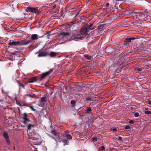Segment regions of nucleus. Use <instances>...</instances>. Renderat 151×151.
Here are the masks:
<instances>
[{"instance_id":"obj_45","label":"nucleus","mask_w":151,"mask_h":151,"mask_svg":"<svg viewBox=\"0 0 151 151\" xmlns=\"http://www.w3.org/2000/svg\"><path fill=\"white\" fill-rule=\"evenodd\" d=\"M133 12V15H134V14H137L138 13V12L137 11Z\"/></svg>"},{"instance_id":"obj_35","label":"nucleus","mask_w":151,"mask_h":151,"mask_svg":"<svg viewBox=\"0 0 151 151\" xmlns=\"http://www.w3.org/2000/svg\"><path fill=\"white\" fill-rule=\"evenodd\" d=\"M29 108L32 111H35L36 110L34 109L33 107L32 106H29Z\"/></svg>"},{"instance_id":"obj_22","label":"nucleus","mask_w":151,"mask_h":151,"mask_svg":"<svg viewBox=\"0 0 151 151\" xmlns=\"http://www.w3.org/2000/svg\"><path fill=\"white\" fill-rule=\"evenodd\" d=\"M93 99V97L92 96H88L85 99V100L86 101H92Z\"/></svg>"},{"instance_id":"obj_6","label":"nucleus","mask_w":151,"mask_h":151,"mask_svg":"<svg viewBox=\"0 0 151 151\" xmlns=\"http://www.w3.org/2000/svg\"><path fill=\"white\" fill-rule=\"evenodd\" d=\"M51 133L53 134L54 135L56 136V137L55 138L51 137H52L56 141H58V142H61L60 138L59 136V134H57L56 132L55 129H52L51 131Z\"/></svg>"},{"instance_id":"obj_53","label":"nucleus","mask_w":151,"mask_h":151,"mask_svg":"<svg viewBox=\"0 0 151 151\" xmlns=\"http://www.w3.org/2000/svg\"><path fill=\"white\" fill-rule=\"evenodd\" d=\"M69 1H73V0H69Z\"/></svg>"},{"instance_id":"obj_43","label":"nucleus","mask_w":151,"mask_h":151,"mask_svg":"<svg viewBox=\"0 0 151 151\" xmlns=\"http://www.w3.org/2000/svg\"><path fill=\"white\" fill-rule=\"evenodd\" d=\"M71 103L72 104H74L75 103V101L73 100H72L71 101Z\"/></svg>"},{"instance_id":"obj_41","label":"nucleus","mask_w":151,"mask_h":151,"mask_svg":"<svg viewBox=\"0 0 151 151\" xmlns=\"http://www.w3.org/2000/svg\"><path fill=\"white\" fill-rule=\"evenodd\" d=\"M111 130L113 132H115L117 130V129L116 128H113L111 129Z\"/></svg>"},{"instance_id":"obj_40","label":"nucleus","mask_w":151,"mask_h":151,"mask_svg":"<svg viewBox=\"0 0 151 151\" xmlns=\"http://www.w3.org/2000/svg\"><path fill=\"white\" fill-rule=\"evenodd\" d=\"M26 96L28 97H33V96L30 94H27Z\"/></svg>"},{"instance_id":"obj_20","label":"nucleus","mask_w":151,"mask_h":151,"mask_svg":"<svg viewBox=\"0 0 151 151\" xmlns=\"http://www.w3.org/2000/svg\"><path fill=\"white\" fill-rule=\"evenodd\" d=\"M69 132H68V131L66 132V137L68 139H72L71 136L69 134H68Z\"/></svg>"},{"instance_id":"obj_36","label":"nucleus","mask_w":151,"mask_h":151,"mask_svg":"<svg viewBox=\"0 0 151 151\" xmlns=\"http://www.w3.org/2000/svg\"><path fill=\"white\" fill-rule=\"evenodd\" d=\"M147 102V104L151 105V100H148Z\"/></svg>"},{"instance_id":"obj_10","label":"nucleus","mask_w":151,"mask_h":151,"mask_svg":"<svg viewBox=\"0 0 151 151\" xmlns=\"http://www.w3.org/2000/svg\"><path fill=\"white\" fill-rule=\"evenodd\" d=\"M22 118L24 120L23 122L24 124H26L27 122L29 121L27 118V114L26 113H24L23 114Z\"/></svg>"},{"instance_id":"obj_31","label":"nucleus","mask_w":151,"mask_h":151,"mask_svg":"<svg viewBox=\"0 0 151 151\" xmlns=\"http://www.w3.org/2000/svg\"><path fill=\"white\" fill-rule=\"evenodd\" d=\"M134 115L135 117H137L139 116V114L138 112L135 113Z\"/></svg>"},{"instance_id":"obj_13","label":"nucleus","mask_w":151,"mask_h":151,"mask_svg":"<svg viewBox=\"0 0 151 151\" xmlns=\"http://www.w3.org/2000/svg\"><path fill=\"white\" fill-rule=\"evenodd\" d=\"M136 38L133 37L127 38L124 41L125 43L124 44L125 45L131 42V40H134Z\"/></svg>"},{"instance_id":"obj_33","label":"nucleus","mask_w":151,"mask_h":151,"mask_svg":"<svg viewBox=\"0 0 151 151\" xmlns=\"http://www.w3.org/2000/svg\"><path fill=\"white\" fill-rule=\"evenodd\" d=\"M133 11H130L128 12V14L130 15H133Z\"/></svg>"},{"instance_id":"obj_44","label":"nucleus","mask_w":151,"mask_h":151,"mask_svg":"<svg viewBox=\"0 0 151 151\" xmlns=\"http://www.w3.org/2000/svg\"><path fill=\"white\" fill-rule=\"evenodd\" d=\"M118 139L121 141L122 139V138L121 137H118Z\"/></svg>"},{"instance_id":"obj_48","label":"nucleus","mask_w":151,"mask_h":151,"mask_svg":"<svg viewBox=\"0 0 151 151\" xmlns=\"http://www.w3.org/2000/svg\"><path fill=\"white\" fill-rule=\"evenodd\" d=\"M3 101L2 100L0 99V102H2Z\"/></svg>"},{"instance_id":"obj_23","label":"nucleus","mask_w":151,"mask_h":151,"mask_svg":"<svg viewBox=\"0 0 151 151\" xmlns=\"http://www.w3.org/2000/svg\"><path fill=\"white\" fill-rule=\"evenodd\" d=\"M92 24H91L89 26L87 27L86 28V29H87V30H88V32L89 31V30H92L93 29V28L92 27Z\"/></svg>"},{"instance_id":"obj_18","label":"nucleus","mask_w":151,"mask_h":151,"mask_svg":"<svg viewBox=\"0 0 151 151\" xmlns=\"http://www.w3.org/2000/svg\"><path fill=\"white\" fill-rule=\"evenodd\" d=\"M92 111L91 108L90 107H88L87 108V110L86 111V113L87 114H90L91 113Z\"/></svg>"},{"instance_id":"obj_56","label":"nucleus","mask_w":151,"mask_h":151,"mask_svg":"<svg viewBox=\"0 0 151 151\" xmlns=\"http://www.w3.org/2000/svg\"><path fill=\"white\" fill-rule=\"evenodd\" d=\"M150 120L151 121V120Z\"/></svg>"},{"instance_id":"obj_1","label":"nucleus","mask_w":151,"mask_h":151,"mask_svg":"<svg viewBox=\"0 0 151 151\" xmlns=\"http://www.w3.org/2000/svg\"><path fill=\"white\" fill-rule=\"evenodd\" d=\"M88 32L87 29L86 28L83 29L80 31V34L79 35L74 34L71 36V39H70V40H72L74 38L82 40L88 35Z\"/></svg>"},{"instance_id":"obj_19","label":"nucleus","mask_w":151,"mask_h":151,"mask_svg":"<svg viewBox=\"0 0 151 151\" xmlns=\"http://www.w3.org/2000/svg\"><path fill=\"white\" fill-rule=\"evenodd\" d=\"M105 25L104 24H101L99 25L98 27V30L100 31L102 29L105 27Z\"/></svg>"},{"instance_id":"obj_5","label":"nucleus","mask_w":151,"mask_h":151,"mask_svg":"<svg viewBox=\"0 0 151 151\" xmlns=\"http://www.w3.org/2000/svg\"><path fill=\"white\" fill-rule=\"evenodd\" d=\"M81 11V10H80L78 11L76 10L69 12H68V14L69 16L71 17V18H73L76 17L79 14Z\"/></svg>"},{"instance_id":"obj_14","label":"nucleus","mask_w":151,"mask_h":151,"mask_svg":"<svg viewBox=\"0 0 151 151\" xmlns=\"http://www.w3.org/2000/svg\"><path fill=\"white\" fill-rule=\"evenodd\" d=\"M105 51L108 53H112L114 51V50L111 46L107 47L105 48Z\"/></svg>"},{"instance_id":"obj_24","label":"nucleus","mask_w":151,"mask_h":151,"mask_svg":"<svg viewBox=\"0 0 151 151\" xmlns=\"http://www.w3.org/2000/svg\"><path fill=\"white\" fill-rule=\"evenodd\" d=\"M34 125L33 124H29L27 126V130H30L32 128L34 127Z\"/></svg>"},{"instance_id":"obj_3","label":"nucleus","mask_w":151,"mask_h":151,"mask_svg":"<svg viewBox=\"0 0 151 151\" xmlns=\"http://www.w3.org/2000/svg\"><path fill=\"white\" fill-rule=\"evenodd\" d=\"M29 139H31V142L36 145H40L42 142V140L39 137H29Z\"/></svg>"},{"instance_id":"obj_47","label":"nucleus","mask_w":151,"mask_h":151,"mask_svg":"<svg viewBox=\"0 0 151 151\" xmlns=\"http://www.w3.org/2000/svg\"><path fill=\"white\" fill-rule=\"evenodd\" d=\"M125 1V0H118V1Z\"/></svg>"},{"instance_id":"obj_15","label":"nucleus","mask_w":151,"mask_h":151,"mask_svg":"<svg viewBox=\"0 0 151 151\" xmlns=\"http://www.w3.org/2000/svg\"><path fill=\"white\" fill-rule=\"evenodd\" d=\"M84 57L86 59H87L88 60H92L94 58L93 56H91L88 55H83Z\"/></svg>"},{"instance_id":"obj_32","label":"nucleus","mask_w":151,"mask_h":151,"mask_svg":"<svg viewBox=\"0 0 151 151\" xmlns=\"http://www.w3.org/2000/svg\"><path fill=\"white\" fill-rule=\"evenodd\" d=\"M92 140L93 142L96 141L97 140V138L96 137H94L92 138Z\"/></svg>"},{"instance_id":"obj_21","label":"nucleus","mask_w":151,"mask_h":151,"mask_svg":"<svg viewBox=\"0 0 151 151\" xmlns=\"http://www.w3.org/2000/svg\"><path fill=\"white\" fill-rule=\"evenodd\" d=\"M57 55L56 53L54 52H51L50 53V56L51 57H54Z\"/></svg>"},{"instance_id":"obj_4","label":"nucleus","mask_w":151,"mask_h":151,"mask_svg":"<svg viewBox=\"0 0 151 151\" xmlns=\"http://www.w3.org/2000/svg\"><path fill=\"white\" fill-rule=\"evenodd\" d=\"M38 8V7H28L26 9V11L27 12H31L35 14H38L39 11Z\"/></svg>"},{"instance_id":"obj_38","label":"nucleus","mask_w":151,"mask_h":151,"mask_svg":"<svg viewBox=\"0 0 151 151\" xmlns=\"http://www.w3.org/2000/svg\"><path fill=\"white\" fill-rule=\"evenodd\" d=\"M46 34H48L47 36V38L48 39H49V37H50V35H52V34H49V33L48 32H47V33Z\"/></svg>"},{"instance_id":"obj_2","label":"nucleus","mask_w":151,"mask_h":151,"mask_svg":"<svg viewBox=\"0 0 151 151\" xmlns=\"http://www.w3.org/2000/svg\"><path fill=\"white\" fill-rule=\"evenodd\" d=\"M30 42V41H26L25 40H22L21 41L12 40L9 42L8 45L11 46H23L28 45Z\"/></svg>"},{"instance_id":"obj_49","label":"nucleus","mask_w":151,"mask_h":151,"mask_svg":"<svg viewBox=\"0 0 151 151\" xmlns=\"http://www.w3.org/2000/svg\"><path fill=\"white\" fill-rule=\"evenodd\" d=\"M55 7H56V6L55 5L53 6V7L54 8H55Z\"/></svg>"},{"instance_id":"obj_34","label":"nucleus","mask_w":151,"mask_h":151,"mask_svg":"<svg viewBox=\"0 0 151 151\" xmlns=\"http://www.w3.org/2000/svg\"><path fill=\"white\" fill-rule=\"evenodd\" d=\"M62 142L64 144V145H66L67 143V142H68V141H67V140L66 139H65V140H62Z\"/></svg>"},{"instance_id":"obj_9","label":"nucleus","mask_w":151,"mask_h":151,"mask_svg":"<svg viewBox=\"0 0 151 151\" xmlns=\"http://www.w3.org/2000/svg\"><path fill=\"white\" fill-rule=\"evenodd\" d=\"M47 101L46 100V97H43L40 98L39 100V104L40 106H42L44 105Z\"/></svg>"},{"instance_id":"obj_29","label":"nucleus","mask_w":151,"mask_h":151,"mask_svg":"<svg viewBox=\"0 0 151 151\" xmlns=\"http://www.w3.org/2000/svg\"><path fill=\"white\" fill-rule=\"evenodd\" d=\"M142 69L138 67H136L135 68V70L136 71L139 72L142 71Z\"/></svg>"},{"instance_id":"obj_17","label":"nucleus","mask_w":151,"mask_h":151,"mask_svg":"<svg viewBox=\"0 0 151 151\" xmlns=\"http://www.w3.org/2000/svg\"><path fill=\"white\" fill-rule=\"evenodd\" d=\"M37 81L36 77H33L30 78L27 82L28 83H33Z\"/></svg>"},{"instance_id":"obj_51","label":"nucleus","mask_w":151,"mask_h":151,"mask_svg":"<svg viewBox=\"0 0 151 151\" xmlns=\"http://www.w3.org/2000/svg\"><path fill=\"white\" fill-rule=\"evenodd\" d=\"M17 81V83H19V82L18 81Z\"/></svg>"},{"instance_id":"obj_27","label":"nucleus","mask_w":151,"mask_h":151,"mask_svg":"<svg viewBox=\"0 0 151 151\" xmlns=\"http://www.w3.org/2000/svg\"><path fill=\"white\" fill-rule=\"evenodd\" d=\"M106 7L107 8L109 7L110 8H113V7H112V5H111V4H110L109 3L107 4L106 5Z\"/></svg>"},{"instance_id":"obj_37","label":"nucleus","mask_w":151,"mask_h":151,"mask_svg":"<svg viewBox=\"0 0 151 151\" xmlns=\"http://www.w3.org/2000/svg\"><path fill=\"white\" fill-rule=\"evenodd\" d=\"M129 123L130 124H133L134 123V121L132 120H130L129 121Z\"/></svg>"},{"instance_id":"obj_11","label":"nucleus","mask_w":151,"mask_h":151,"mask_svg":"<svg viewBox=\"0 0 151 151\" xmlns=\"http://www.w3.org/2000/svg\"><path fill=\"white\" fill-rule=\"evenodd\" d=\"M3 135L5 139L6 140L7 143L8 144H9L10 142L8 134L6 132H4L3 133Z\"/></svg>"},{"instance_id":"obj_12","label":"nucleus","mask_w":151,"mask_h":151,"mask_svg":"<svg viewBox=\"0 0 151 151\" xmlns=\"http://www.w3.org/2000/svg\"><path fill=\"white\" fill-rule=\"evenodd\" d=\"M38 35L36 34H32V35L31 38V40H29L28 41H30V42H32V41L37 40L38 39Z\"/></svg>"},{"instance_id":"obj_55","label":"nucleus","mask_w":151,"mask_h":151,"mask_svg":"<svg viewBox=\"0 0 151 151\" xmlns=\"http://www.w3.org/2000/svg\"><path fill=\"white\" fill-rule=\"evenodd\" d=\"M14 76H13V77H14Z\"/></svg>"},{"instance_id":"obj_50","label":"nucleus","mask_w":151,"mask_h":151,"mask_svg":"<svg viewBox=\"0 0 151 151\" xmlns=\"http://www.w3.org/2000/svg\"><path fill=\"white\" fill-rule=\"evenodd\" d=\"M114 1H118V0H113Z\"/></svg>"},{"instance_id":"obj_46","label":"nucleus","mask_w":151,"mask_h":151,"mask_svg":"<svg viewBox=\"0 0 151 151\" xmlns=\"http://www.w3.org/2000/svg\"><path fill=\"white\" fill-rule=\"evenodd\" d=\"M22 106H26V107H27L28 106L27 104H24Z\"/></svg>"},{"instance_id":"obj_39","label":"nucleus","mask_w":151,"mask_h":151,"mask_svg":"<svg viewBox=\"0 0 151 151\" xmlns=\"http://www.w3.org/2000/svg\"><path fill=\"white\" fill-rule=\"evenodd\" d=\"M16 104L17 105H18L19 106H21V105L20 104L19 102L17 100H16Z\"/></svg>"},{"instance_id":"obj_7","label":"nucleus","mask_w":151,"mask_h":151,"mask_svg":"<svg viewBox=\"0 0 151 151\" xmlns=\"http://www.w3.org/2000/svg\"><path fill=\"white\" fill-rule=\"evenodd\" d=\"M38 54V57H42L46 56L48 55L47 53L45 51H40V50L37 52L35 54Z\"/></svg>"},{"instance_id":"obj_26","label":"nucleus","mask_w":151,"mask_h":151,"mask_svg":"<svg viewBox=\"0 0 151 151\" xmlns=\"http://www.w3.org/2000/svg\"><path fill=\"white\" fill-rule=\"evenodd\" d=\"M19 89H20V88L21 87H22V88H24V86L23 84H22L20 82L19 83Z\"/></svg>"},{"instance_id":"obj_52","label":"nucleus","mask_w":151,"mask_h":151,"mask_svg":"<svg viewBox=\"0 0 151 151\" xmlns=\"http://www.w3.org/2000/svg\"><path fill=\"white\" fill-rule=\"evenodd\" d=\"M145 110H147V108H145Z\"/></svg>"},{"instance_id":"obj_28","label":"nucleus","mask_w":151,"mask_h":151,"mask_svg":"<svg viewBox=\"0 0 151 151\" xmlns=\"http://www.w3.org/2000/svg\"><path fill=\"white\" fill-rule=\"evenodd\" d=\"M131 128V127L129 125H127L125 127L124 129H129Z\"/></svg>"},{"instance_id":"obj_25","label":"nucleus","mask_w":151,"mask_h":151,"mask_svg":"<svg viewBox=\"0 0 151 151\" xmlns=\"http://www.w3.org/2000/svg\"><path fill=\"white\" fill-rule=\"evenodd\" d=\"M105 149V148L104 146H100L99 147L98 149L100 151H104Z\"/></svg>"},{"instance_id":"obj_30","label":"nucleus","mask_w":151,"mask_h":151,"mask_svg":"<svg viewBox=\"0 0 151 151\" xmlns=\"http://www.w3.org/2000/svg\"><path fill=\"white\" fill-rule=\"evenodd\" d=\"M144 113L147 114H151V112L150 111H144Z\"/></svg>"},{"instance_id":"obj_42","label":"nucleus","mask_w":151,"mask_h":151,"mask_svg":"<svg viewBox=\"0 0 151 151\" xmlns=\"http://www.w3.org/2000/svg\"><path fill=\"white\" fill-rule=\"evenodd\" d=\"M60 2L61 3H63L65 1H69V0H60Z\"/></svg>"},{"instance_id":"obj_8","label":"nucleus","mask_w":151,"mask_h":151,"mask_svg":"<svg viewBox=\"0 0 151 151\" xmlns=\"http://www.w3.org/2000/svg\"><path fill=\"white\" fill-rule=\"evenodd\" d=\"M53 71V69H50L48 71L46 72L45 73H42V76L41 77V80L43 79V78L45 77L46 76H47V75H48L50 74L51 73H52V72Z\"/></svg>"},{"instance_id":"obj_54","label":"nucleus","mask_w":151,"mask_h":151,"mask_svg":"<svg viewBox=\"0 0 151 151\" xmlns=\"http://www.w3.org/2000/svg\"><path fill=\"white\" fill-rule=\"evenodd\" d=\"M55 1H57H57H58V0H55Z\"/></svg>"},{"instance_id":"obj_16","label":"nucleus","mask_w":151,"mask_h":151,"mask_svg":"<svg viewBox=\"0 0 151 151\" xmlns=\"http://www.w3.org/2000/svg\"><path fill=\"white\" fill-rule=\"evenodd\" d=\"M70 34V33L69 32H62L59 34V36L63 35L66 36H68Z\"/></svg>"}]
</instances>
